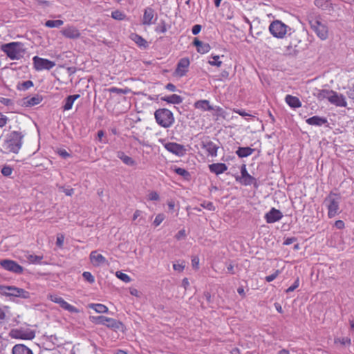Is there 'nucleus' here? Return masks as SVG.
<instances>
[{
    "label": "nucleus",
    "mask_w": 354,
    "mask_h": 354,
    "mask_svg": "<svg viewBox=\"0 0 354 354\" xmlns=\"http://www.w3.org/2000/svg\"><path fill=\"white\" fill-rule=\"evenodd\" d=\"M24 134L21 131H13L7 134L1 144L0 151L3 153H18L23 145Z\"/></svg>",
    "instance_id": "f257e3e1"
},
{
    "label": "nucleus",
    "mask_w": 354,
    "mask_h": 354,
    "mask_svg": "<svg viewBox=\"0 0 354 354\" xmlns=\"http://www.w3.org/2000/svg\"><path fill=\"white\" fill-rule=\"evenodd\" d=\"M0 49L11 60H19L26 53L25 45L19 41H12L3 44Z\"/></svg>",
    "instance_id": "f03ea898"
},
{
    "label": "nucleus",
    "mask_w": 354,
    "mask_h": 354,
    "mask_svg": "<svg viewBox=\"0 0 354 354\" xmlns=\"http://www.w3.org/2000/svg\"><path fill=\"white\" fill-rule=\"evenodd\" d=\"M308 21L310 28L322 40H326L328 37V28L320 16H308Z\"/></svg>",
    "instance_id": "7ed1b4c3"
},
{
    "label": "nucleus",
    "mask_w": 354,
    "mask_h": 354,
    "mask_svg": "<svg viewBox=\"0 0 354 354\" xmlns=\"http://www.w3.org/2000/svg\"><path fill=\"white\" fill-rule=\"evenodd\" d=\"M341 196L339 194L330 192L324 199V205L328 209V217L332 218L341 213L339 203Z\"/></svg>",
    "instance_id": "20e7f679"
},
{
    "label": "nucleus",
    "mask_w": 354,
    "mask_h": 354,
    "mask_svg": "<svg viewBox=\"0 0 354 354\" xmlns=\"http://www.w3.org/2000/svg\"><path fill=\"white\" fill-rule=\"evenodd\" d=\"M154 117L158 124L164 128L170 127L175 121L173 113L165 108L157 109Z\"/></svg>",
    "instance_id": "39448f33"
},
{
    "label": "nucleus",
    "mask_w": 354,
    "mask_h": 354,
    "mask_svg": "<svg viewBox=\"0 0 354 354\" xmlns=\"http://www.w3.org/2000/svg\"><path fill=\"white\" fill-rule=\"evenodd\" d=\"M292 28L280 20H274L269 26V31L273 37L283 39L286 34L291 35Z\"/></svg>",
    "instance_id": "423d86ee"
},
{
    "label": "nucleus",
    "mask_w": 354,
    "mask_h": 354,
    "mask_svg": "<svg viewBox=\"0 0 354 354\" xmlns=\"http://www.w3.org/2000/svg\"><path fill=\"white\" fill-rule=\"evenodd\" d=\"M0 292L8 297H15L22 299H29L30 293L26 290L12 286L0 285Z\"/></svg>",
    "instance_id": "0eeeda50"
},
{
    "label": "nucleus",
    "mask_w": 354,
    "mask_h": 354,
    "mask_svg": "<svg viewBox=\"0 0 354 354\" xmlns=\"http://www.w3.org/2000/svg\"><path fill=\"white\" fill-rule=\"evenodd\" d=\"M91 321L96 324H102L110 328L113 329H120L123 326V324L121 322L118 321L115 319L106 317L103 315L99 316H93L91 317Z\"/></svg>",
    "instance_id": "6e6552de"
},
{
    "label": "nucleus",
    "mask_w": 354,
    "mask_h": 354,
    "mask_svg": "<svg viewBox=\"0 0 354 354\" xmlns=\"http://www.w3.org/2000/svg\"><path fill=\"white\" fill-rule=\"evenodd\" d=\"M33 66L37 71L50 70L55 66V63L47 59L35 56L32 58Z\"/></svg>",
    "instance_id": "1a4fd4ad"
},
{
    "label": "nucleus",
    "mask_w": 354,
    "mask_h": 354,
    "mask_svg": "<svg viewBox=\"0 0 354 354\" xmlns=\"http://www.w3.org/2000/svg\"><path fill=\"white\" fill-rule=\"evenodd\" d=\"M201 146L205 150L207 156L211 157H216L217 156L218 146L209 140V137H206L201 140Z\"/></svg>",
    "instance_id": "9d476101"
},
{
    "label": "nucleus",
    "mask_w": 354,
    "mask_h": 354,
    "mask_svg": "<svg viewBox=\"0 0 354 354\" xmlns=\"http://www.w3.org/2000/svg\"><path fill=\"white\" fill-rule=\"evenodd\" d=\"M0 266L8 271L12 272L15 274H21L24 268L16 261L10 259H3L0 261Z\"/></svg>",
    "instance_id": "9b49d317"
},
{
    "label": "nucleus",
    "mask_w": 354,
    "mask_h": 354,
    "mask_svg": "<svg viewBox=\"0 0 354 354\" xmlns=\"http://www.w3.org/2000/svg\"><path fill=\"white\" fill-rule=\"evenodd\" d=\"M164 147L170 153L179 157H182L186 153L185 146L176 142H167L164 145Z\"/></svg>",
    "instance_id": "f8f14e48"
},
{
    "label": "nucleus",
    "mask_w": 354,
    "mask_h": 354,
    "mask_svg": "<svg viewBox=\"0 0 354 354\" xmlns=\"http://www.w3.org/2000/svg\"><path fill=\"white\" fill-rule=\"evenodd\" d=\"M157 19L158 15L156 11L151 7H147L144 10L142 24L143 25L150 26L155 24Z\"/></svg>",
    "instance_id": "ddd939ff"
},
{
    "label": "nucleus",
    "mask_w": 354,
    "mask_h": 354,
    "mask_svg": "<svg viewBox=\"0 0 354 354\" xmlns=\"http://www.w3.org/2000/svg\"><path fill=\"white\" fill-rule=\"evenodd\" d=\"M50 299L52 301L58 304L60 307L63 309L72 313H78L80 310L75 306L69 304L66 302L62 297H58L57 295L50 296Z\"/></svg>",
    "instance_id": "4468645a"
},
{
    "label": "nucleus",
    "mask_w": 354,
    "mask_h": 354,
    "mask_svg": "<svg viewBox=\"0 0 354 354\" xmlns=\"http://www.w3.org/2000/svg\"><path fill=\"white\" fill-rule=\"evenodd\" d=\"M241 178H236V180H239L240 183L244 185H251L256 183V178L250 175L247 171L245 165H243L241 167Z\"/></svg>",
    "instance_id": "2eb2a0df"
},
{
    "label": "nucleus",
    "mask_w": 354,
    "mask_h": 354,
    "mask_svg": "<svg viewBox=\"0 0 354 354\" xmlns=\"http://www.w3.org/2000/svg\"><path fill=\"white\" fill-rule=\"evenodd\" d=\"M282 217V212L274 207H272L271 209L264 216L266 223H274L281 220Z\"/></svg>",
    "instance_id": "dca6fc26"
},
{
    "label": "nucleus",
    "mask_w": 354,
    "mask_h": 354,
    "mask_svg": "<svg viewBox=\"0 0 354 354\" xmlns=\"http://www.w3.org/2000/svg\"><path fill=\"white\" fill-rule=\"evenodd\" d=\"M329 102L339 107H346L347 102L345 97L336 91H333L330 97Z\"/></svg>",
    "instance_id": "f3484780"
},
{
    "label": "nucleus",
    "mask_w": 354,
    "mask_h": 354,
    "mask_svg": "<svg viewBox=\"0 0 354 354\" xmlns=\"http://www.w3.org/2000/svg\"><path fill=\"white\" fill-rule=\"evenodd\" d=\"M61 33L65 37L72 39H78L81 35L79 30L73 26H68L63 28Z\"/></svg>",
    "instance_id": "a211bd4d"
},
{
    "label": "nucleus",
    "mask_w": 354,
    "mask_h": 354,
    "mask_svg": "<svg viewBox=\"0 0 354 354\" xmlns=\"http://www.w3.org/2000/svg\"><path fill=\"white\" fill-rule=\"evenodd\" d=\"M189 64L190 63L188 58L180 59L177 64V67L176 69V75L180 77L184 76L187 71V68L189 66Z\"/></svg>",
    "instance_id": "6ab92c4d"
},
{
    "label": "nucleus",
    "mask_w": 354,
    "mask_h": 354,
    "mask_svg": "<svg viewBox=\"0 0 354 354\" xmlns=\"http://www.w3.org/2000/svg\"><path fill=\"white\" fill-rule=\"evenodd\" d=\"M43 100L41 95L36 94L32 97H26L23 98V105L26 107H31L39 104Z\"/></svg>",
    "instance_id": "aec40b11"
},
{
    "label": "nucleus",
    "mask_w": 354,
    "mask_h": 354,
    "mask_svg": "<svg viewBox=\"0 0 354 354\" xmlns=\"http://www.w3.org/2000/svg\"><path fill=\"white\" fill-rule=\"evenodd\" d=\"M193 44L194 46H196L197 52L201 54L207 53L211 49L209 44L203 42L196 37L194 38Z\"/></svg>",
    "instance_id": "412c9836"
},
{
    "label": "nucleus",
    "mask_w": 354,
    "mask_h": 354,
    "mask_svg": "<svg viewBox=\"0 0 354 354\" xmlns=\"http://www.w3.org/2000/svg\"><path fill=\"white\" fill-rule=\"evenodd\" d=\"M306 122L309 125L317 126V127H321V126L328 123V120L326 118L320 117L318 115H315V116L310 117V118H308L306 120Z\"/></svg>",
    "instance_id": "4be33fe9"
},
{
    "label": "nucleus",
    "mask_w": 354,
    "mask_h": 354,
    "mask_svg": "<svg viewBox=\"0 0 354 354\" xmlns=\"http://www.w3.org/2000/svg\"><path fill=\"white\" fill-rule=\"evenodd\" d=\"M116 156L118 158L120 159L127 166L133 167L136 165V162L131 157L127 156L122 151H118Z\"/></svg>",
    "instance_id": "5701e85b"
},
{
    "label": "nucleus",
    "mask_w": 354,
    "mask_h": 354,
    "mask_svg": "<svg viewBox=\"0 0 354 354\" xmlns=\"http://www.w3.org/2000/svg\"><path fill=\"white\" fill-rule=\"evenodd\" d=\"M209 171L216 175L221 174L227 170L225 163H213L209 165Z\"/></svg>",
    "instance_id": "b1692460"
},
{
    "label": "nucleus",
    "mask_w": 354,
    "mask_h": 354,
    "mask_svg": "<svg viewBox=\"0 0 354 354\" xmlns=\"http://www.w3.org/2000/svg\"><path fill=\"white\" fill-rule=\"evenodd\" d=\"M12 354H33L32 351L28 346L22 344H18L13 346L12 349Z\"/></svg>",
    "instance_id": "393cba45"
},
{
    "label": "nucleus",
    "mask_w": 354,
    "mask_h": 354,
    "mask_svg": "<svg viewBox=\"0 0 354 354\" xmlns=\"http://www.w3.org/2000/svg\"><path fill=\"white\" fill-rule=\"evenodd\" d=\"M194 106L195 109H200L203 111L214 110V107L210 105L209 101L207 100H201L196 101L194 103Z\"/></svg>",
    "instance_id": "a878e982"
},
{
    "label": "nucleus",
    "mask_w": 354,
    "mask_h": 354,
    "mask_svg": "<svg viewBox=\"0 0 354 354\" xmlns=\"http://www.w3.org/2000/svg\"><path fill=\"white\" fill-rule=\"evenodd\" d=\"M91 261L94 266H99L104 263L106 260L101 254H98L96 251H93L90 254Z\"/></svg>",
    "instance_id": "bb28decb"
},
{
    "label": "nucleus",
    "mask_w": 354,
    "mask_h": 354,
    "mask_svg": "<svg viewBox=\"0 0 354 354\" xmlns=\"http://www.w3.org/2000/svg\"><path fill=\"white\" fill-rule=\"evenodd\" d=\"M285 102L289 106L293 109L299 108L301 106V102L297 97L291 95H287L285 97Z\"/></svg>",
    "instance_id": "cd10ccee"
},
{
    "label": "nucleus",
    "mask_w": 354,
    "mask_h": 354,
    "mask_svg": "<svg viewBox=\"0 0 354 354\" xmlns=\"http://www.w3.org/2000/svg\"><path fill=\"white\" fill-rule=\"evenodd\" d=\"M162 101L167 102L169 104H179L183 102V98L176 94H172L169 96H164L160 98Z\"/></svg>",
    "instance_id": "c85d7f7f"
},
{
    "label": "nucleus",
    "mask_w": 354,
    "mask_h": 354,
    "mask_svg": "<svg viewBox=\"0 0 354 354\" xmlns=\"http://www.w3.org/2000/svg\"><path fill=\"white\" fill-rule=\"evenodd\" d=\"M80 97V95L79 94L68 95L64 100V105L62 107L64 111H68L71 109L75 100L78 99Z\"/></svg>",
    "instance_id": "c756f323"
},
{
    "label": "nucleus",
    "mask_w": 354,
    "mask_h": 354,
    "mask_svg": "<svg viewBox=\"0 0 354 354\" xmlns=\"http://www.w3.org/2000/svg\"><path fill=\"white\" fill-rule=\"evenodd\" d=\"M332 91L333 90L329 89H318L314 95L319 101H322L325 99H327L329 101Z\"/></svg>",
    "instance_id": "7c9ffc66"
},
{
    "label": "nucleus",
    "mask_w": 354,
    "mask_h": 354,
    "mask_svg": "<svg viewBox=\"0 0 354 354\" xmlns=\"http://www.w3.org/2000/svg\"><path fill=\"white\" fill-rule=\"evenodd\" d=\"M130 38L133 40L138 46L147 48L148 47L147 41L140 35L133 33L131 35Z\"/></svg>",
    "instance_id": "2f4dec72"
},
{
    "label": "nucleus",
    "mask_w": 354,
    "mask_h": 354,
    "mask_svg": "<svg viewBox=\"0 0 354 354\" xmlns=\"http://www.w3.org/2000/svg\"><path fill=\"white\" fill-rule=\"evenodd\" d=\"M254 151V149H252L249 147H239L237 150L236 151V154L239 158H246L250 155L252 154V153Z\"/></svg>",
    "instance_id": "473e14b6"
},
{
    "label": "nucleus",
    "mask_w": 354,
    "mask_h": 354,
    "mask_svg": "<svg viewBox=\"0 0 354 354\" xmlns=\"http://www.w3.org/2000/svg\"><path fill=\"white\" fill-rule=\"evenodd\" d=\"M315 5L323 10L330 11L333 10V6L328 0H315Z\"/></svg>",
    "instance_id": "72a5a7b5"
},
{
    "label": "nucleus",
    "mask_w": 354,
    "mask_h": 354,
    "mask_svg": "<svg viewBox=\"0 0 354 354\" xmlns=\"http://www.w3.org/2000/svg\"><path fill=\"white\" fill-rule=\"evenodd\" d=\"M25 257L28 263L33 264H41V260L44 258L42 255H35L28 252L25 254Z\"/></svg>",
    "instance_id": "f704fd0d"
},
{
    "label": "nucleus",
    "mask_w": 354,
    "mask_h": 354,
    "mask_svg": "<svg viewBox=\"0 0 354 354\" xmlns=\"http://www.w3.org/2000/svg\"><path fill=\"white\" fill-rule=\"evenodd\" d=\"M88 306L97 313H106L109 310L108 308L102 304H90Z\"/></svg>",
    "instance_id": "c9c22d12"
},
{
    "label": "nucleus",
    "mask_w": 354,
    "mask_h": 354,
    "mask_svg": "<svg viewBox=\"0 0 354 354\" xmlns=\"http://www.w3.org/2000/svg\"><path fill=\"white\" fill-rule=\"evenodd\" d=\"M34 86L33 82L27 80L22 82H18L17 89L19 91H26Z\"/></svg>",
    "instance_id": "e433bc0d"
},
{
    "label": "nucleus",
    "mask_w": 354,
    "mask_h": 354,
    "mask_svg": "<svg viewBox=\"0 0 354 354\" xmlns=\"http://www.w3.org/2000/svg\"><path fill=\"white\" fill-rule=\"evenodd\" d=\"M64 24V21L62 20H47L45 22V26L48 28H59Z\"/></svg>",
    "instance_id": "4c0bfd02"
},
{
    "label": "nucleus",
    "mask_w": 354,
    "mask_h": 354,
    "mask_svg": "<svg viewBox=\"0 0 354 354\" xmlns=\"http://www.w3.org/2000/svg\"><path fill=\"white\" fill-rule=\"evenodd\" d=\"M111 17L115 20L122 21L127 19V15L124 12L115 10L111 12Z\"/></svg>",
    "instance_id": "58836bf2"
},
{
    "label": "nucleus",
    "mask_w": 354,
    "mask_h": 354,
    "mask_svg": "<svg viewBox=\"0 0 354 354\" xmlns=\"http://www.w3.org/2000/svg\"><path fill=\"white\" fill-rule=\"evenodd\" d=\"M174 171L176 174H177L179 176H181L186 180H188L190 178L189 172L184 168L176 167L174 169Z\"/></svg>",
    "instance_id": "ea45409f"
},
{
    "label": "nucleus",
    "mask_w": 354,
    "mask_h": 354,
    "mask_svg": "<svg viewBox=\"0 0 354 354\" xmlns=\"http://www.w3.org/2000/svg\"><path fill=\"white\" fill-rule=\"evenodd\" d=\"M167 30V24L165 20H160L155 28L158 33H165Z\"/></svg>",
    "instance_id": "a19ab883"
},
{
    "label": "nucleus",
    "mask_w": 354,
    "mask_h": 354,
    "mask_svg": "<svg viewBox=\"0 0 354 354\" xmlns=\"http://www.w3.org/2000/svg\"><path fill=\"white\" fill-rule=\"evenodd\" d=\"M110 93H116L118 95L127 94L130 90L129 88H120L117 87H111L109 89Z\"/></svg>",
    "instance_id": "79ce46f5"
},
{
    "label": "nucleus",
    "mask_w": 354,
    "mask_h": 354,
    "mask_svg": "<svg viewBox=\"0 0 354 354\" xmlns=\"http://www.w3.org/2000/svg\"><path fill=\"white\" fill-rule=\"evenodd\" d=\"M35 336V333L33 331L20 332L19 337L23 339H32Z\"/></svg>",
    "instance_id": "37998d69"
},
{
    "label": "nucleus",
    "mask_w": 354,
    "mask_h": 354,
    "mask_svg": "<svg viewBox=\"0 0 354 354\" xmlns=\"http://www.w3.org/2000/svg\"><path fill=\"white\" fill-rule=\"evenodd\" d=\"M116 276L118 279H120V280L125 283H129L131 281V277L128 274L120 271L116 272Z\"/></svg>",
    "instance_id": "c03bdc74"
},
{
    "label": "nucleus",
    "mask_w": 354,
    "mask_h": 354,
    "mask_svg": "<svg viewBox=\"0 0 354 354\" xmlns=\"http://www.w3.org/2000/svg\"><path fill=\"white\" fill-rule=\"evenodd\" d=\"M201 206L209 211H214L215 207L212 202L210 201H203L202 203H201Z\"/></svg>",
    "instance_id": "a18cd8bd"
},
{
    "label": "nucleus",
    "mask_w": 354,
    "mask_h": 354,
    "mask_svg": "<svg viewBox=\"0 0 354 354\" xmlns=\"http://www.w3.org/2000/svg\"><path fill=\"white\" fill-rule=\"evenodd\" d=\"M212 58L213 60H209L208 62L211 66H216L217 67H220L221 66L222 62L219 60L220 57L218 55L212 56Z\"/></svg>",
    "instance_id": "49530a36"
},
{
    "label": "nucleus",
    "mask_w": 354,
    "mask_h": 354,
    "mask_svg": "<svg viewBox=\"0 0 354 354\" xmlns=\"http://www.w3.org/2000/svg\"><path fill=\"white\" fill-rule=\"evenodd\" d=\"M83 278L90 283H93L95 281V278L92 274L89 272H84L82 274Z\"/></svg>",
    "instance_id": "de8ad7c7"
},
{
    "label": "nucleus",
    "mask_w": 354,
    "mask_h": 354,
    "mask_svg": "<svg viewBox=\"0 0 354 354\" xmlns=\"http://www.w3.org/2000/svg\"><path fill=\"white\" fill-rule=\"evenodd\" d=\"M12 173V168L10 166L5 165L1 169V174L4 176H10Z\"/></svg>",
    "instance_id": "09e8293b"
},
{
    "label": "nucleus",
    "mask_w": 354,
    "mask_h": 354,
    "mask_svg": "<svg viewBox=\"0 0 354 354\" xmlns=\"http://www.w3.org/2000/svg\"><path fill=\"white\" fill-rule=\"evenodd\" d=\"M165 218V216L163 214H158L153 221L155 227L158 226L164 221Z\"/></svg>",
    "instance_id": "8fccbe9b"
},
{
    "label": "nucleus",
    "mask_w": 354,
    "mask_h": 354,
    "mask_svg": "<svg viewBox=\"0 0 354 354\" xmlns=\"http://www.w3.org/2000/svg\"><path fill=\"white\" fill-rule=\"evenodd\" d=\"M280 272H281V271L279 270H275L274 272L272 273V274L266 277V278H265L266 281L267 282L272 281L278 277V275L280 274Z\"/></svg>",
    "instance_id": "3c124183"
},
{
    "label": "nucleus",
    "mask_w": 354,
    "mask_h": 354,
    "mask_svg": "<svg viewBox=\"0 0 354 354\" xmlns=\"http://www.w3.org/2000/svg\"><path fill=\"white\" fill-rule=\"evenodd\" d=\"M299 286V277H297V279H295V282L293 283V284L292 286H290L286 290V292L287 293L288 292H292L294 291L296 288H297Z\"/></svg>",
    "instance_id": "603ef678"
},
{
    "label": "nucleus",
    "mask_w": 354,
    "mask_h": 354,
    "mask_svg": "<svg viewBox=\"0 0 354 354\" xmlns=\"http://www.w3.org/2000/svg\"><path fill=\"white\" fill-rule=\"evenodd\" d=\"M0 103L5 106H10L13 104V102L11 99L0 97Z\"/></svg>",
    "instance_id": "864d4df0"
},
{
    "label": "nucleus",
    "mask_w": 354,
    "mask_h": 354,
    "mask_svg": "<svg viewBox=\"0 0 354 354\" xmlns=\"http://www.w3.org/2000/svg\"><path fill=\"white\" fill-rule=\"evenodd\" d=\"M57 153L64 159H66L71 157V154L68 153L65 149H59L57 151Z\"/></svg>",
    "instance_id": "5fc2aeb1"
},
{
    "label": "nucleus",
    "mask_w": 354,
    "mask_h": 354,
    "mask_svg": "<svg viewBox=\"0 0 354 354\" xmlns=\"http://www.w3.org/2000/svg\"><path fill=\"white\" fill-rule=\"evenodd\" d=\"M8 121V118L0 112V127H3Z\"/></svg>",
    "instance_id": "6e6d98bb"
},
{
    "label": "nucleus",
    "mask_w": 354,
    "mask_h": 354,
    "mask_svg": "<svg viewBox=\"0 0 354 354\" xmlns=\"http://www.w3.org/2000/svg\"><path fill=\"white\" fill-rule=\"evenodd\" d=\"M37 3L42 6L43 8H47L51 6V3L48 1L46 0H35Z\"/></svg>",
    "instance_id": "4d7b16f0"
},
{
    "label": "nucleus",
    "mask_w": 354,
    "mask_h": 354,
    "mask_svg": "<svg viewBox=\"0 0 354 354\" xmlns=\"http://www.w3.org/2000/svg\"><path fill=\"white\" fill-rule=\"evenodd\" d=\"M334 226L339 230H342L345 227L344 222L342 220H337L335 222Z\"/></svg>",
    "instance_id": "13d9d810"
},
{
    "label": "nucleus",
    "mask_w": 354,
    "mask_h": 354,
    "mask_svg": "<svg viewBox=\"0 0 354 354\" xmlns=\"http://www.w3.org/2000/svg\"><path fill=\"white\" fill-rule=\"evenodd\" d=\"M148 198L150 201H158L159 199V196L156 192H151L148 195Z\"/></svg>",
    "instance_id": "bf43d9fd"
},
{
    "label": "nucleus",
    "mask_w": 354,
    "mask_h": 354,
    "mask_svg": "<svg viewBox=\"0 0 354 354\" xmlns=\"http://www.w3.org/2000/svg\"><path fill=\"white\" fill-rule=\"evenodd\" d=\"M185 265L183 263H174L173 268L178 272H182L184 270Z\"/></svg>",
    "instance_id": "052dcab7"
},
{
    "label": "nucleus",
    "mask_w": 354,
    "mask_h": 354,
    "mask_svg": "<svg viewBox=\"0 0 354 354\" xmlns=\"http://www.w3.org/2000/svg\"><path fill=\"white\" fill-rule=\"evenodd\" d=\"M201 26L199 24L194 25L192 29V34L194 35H198L201 32Z\"/></svg>",
    "instance_id": "680f3d73"
},
{
    "label": "nucleus",
    "mask_w": 354,
    "mask_h": 354,
    "mask_svg": "<svg viewBox=\"0 0 354 354\" xmlns=\"http://www.w3.org/2000/svg\"><path fill=\"white\" fill-rule=\"evenodd\" d=\"M185 236H186L185 230H181L178 231V233L175 235V238L177 240H180L183 238H185Z\"/></svg>",
    "instance_id": "e2e57ef3"
},
{
    "label": "nucleus",
    "mask_w": 354,
    "mask_h": 354,
    "mask_svg": "<svg viewBox=\"0 0 354 354\" xmlns=\"http://www.w3.org/2000/svg\"><path fill=\"white\" fill-rule=\"evenodd\" d=\"M62 192L66 195V196H72L74 194V189L73 188H64L62 187Z\"/></svg>",
    "instance_id": "0e129e2a"
},
{
    "label": "nucleus",
    "mask_w": 354,
    "mask_h": 354,
    "mask_svg": "<svg viewBox=\"0 0 354 354\" xmlns=\"http://www.w3.org/2000/svg\"><path fill=\"white\" fill-rule=\"evenodd\" d=\"M296 241H297V238H295V237H288L287 239H285V241L283 242V245H289L293 243L294 242H295Z\"/></svg>",
    "instance_id": "69168bd1"
},
{
    "label": "nucleus",
    "mask_w": 354,
    "mask_h": 354,
    "mask_svg": "<svg viewBox=\"0 0 354 354\" xmlns=\"http://www.w3.org/2000/svg\"><path fill=\"white\" fill-rule=\"evenodd\" d=\"M199 259L197 257H194L192 259V264L194 268H198Z\"/></svg>",
    "instance_id": "338daca9"
},
{
    "label": "nucleus",
    "mask_w": 354,
    "mask_h": 354,
    "mask_svg": "<svg viewBox=\"0 0 354 354\" xmlns=\"http://www.w3.org/2000/svg\"><path fill=\"white\" fill-rule=\"evenodd\" d=\"M165 88L171 92H174L177 90L176 86L172 83H168L165 86Z\"/></svg>",
    "instance_id": "774afa93"
}]
</instances>
